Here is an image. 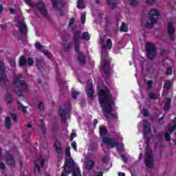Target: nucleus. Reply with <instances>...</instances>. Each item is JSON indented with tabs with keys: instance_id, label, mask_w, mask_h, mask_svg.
<instances>
[{
	"instance_id": "nucleus-26",
	"label": "nucleus",
	"mask_w": 176,
	"mask_h": 176,
	"mask_svg": "<svg viewBox=\"0 0 176 176\" xmlns=\"http://www.w3.org/2000/svg\"><path fill=\"white\" fill-rule=\"evenodd\" d=\"M143 133L144 134V135H146V134H149V133H151V124H143Z\"/></svg>"
},
{
	"instance_id": "nucleus-48",
	"label": "nucleus",
	"mask_w": 176,
	"mask_h": 176,
	"mask_svg": "<svg viewBox=\"0 0 176 176\" xmlns=\"http://www.w3.org/2000/svg\"><path fill=\"white\" fill-rule=\"evenodd\" d=\"M147 87L148 90H151L152 89V85H153V80H149L146 82Z\"/></svg>"
},
{
	"instance_id": "nucleus-24",
	"label": "nucleus",
	"mask_w": 176,
	"mask_h": 176,
	"mask_svg": "<svg viewBox=\"0 0 176 176\" xmlns=\"http://www.w3.org/2000/svg\"><path fill=\"white\" fill-rule=\"evenodd\" d=\"M26 64H28L27 58H25V56H21L19 61V67H25Z\"/></svg>"
},
{
	"instance_id": "nucleus-46",
	"label": "nucleus",
	"mask_w": 176,
	"mask_h": 176,
	"mask_svg": "<svg viewBox=\"0 0 176 176\" xmlns=\"http://www.w3.org/2000/svg\"><path fill=\"white\" fill-rule=\"evenodd\" d=\"M34 46H35L36 49H37L38 50H41L43 49V47L39 42H36L34 43Z\"/></svg>"
},
{
	"instance_id": "nucleus-61",
	"label": "nucleus",
	"mask_w": 176,
	"mask_h": 176,
	"mask_svg": "<svg viewBox=\"0 0 176 176\" xmlns=\"http://www.w3.org/2000/svg\"><path fill=\"white\" fill-rule=\"evenodd\" d=\"M57 9V10L59 12V15L60 16H64L65 14L64 13V11L61 9V8H56Z\"/></svg>"
},
{
	"instance_id": "nucleus-14",
	"label": "nucleus",
	"mask_w": 176,
	"mask_h": 176,
	"mask_svg": "<svg viewBox=\"0 0 176 176\" xmlns=\"http://www.w3.org/2000/svg\"><path fill=\"white\" fill-rule=\"evenodd\" d=\"M99 133L102 138V142H104V138H107V135H108V129H107V127L105 126L100 125L99 126Z\"/></svg>"
},
{
	"instance_id": "nucleus-43",
	"label": "nucleus",
	"mask_w": 176,
	"mask_h": 176,
	"mask_svg": "<svg viewBox=\"0 0 176 176\" xmlns=\"http://www.w3.org/2000/svg\"><path fill=\"white\" fill-rule=\"evenodd\" d=\"M72 44L71 43H67L64 45L65 52H69V49H71V46Z\"/></svg>"
},
{
	"instance_id": "nucleus-53",
	"label": "nucleus",
	"mask_w": 176,
	"mask_h": 176,
	"mask_svg": "<svg viewBox=\"0 0 176 176\" xmlns=\"http://www.w3.org/2000/svg\"><path fill=\"white\" fill-rule=\"evenodd\" d=\"M102 163H104L105 164L108 163V162H109V158L108 157V156L104 155L102 158Z\"/></svg>"
},
{
	"instance_id": "nucleus-51",
	"label": "nucleus",
	"mask_w": 176,
	"mask_h": 176,
	"mask_svg": "<svg viewBox=\"0 0 176 176\" xmlns=\"http://www.w3.org/2000/svg\"><path fill=\"white\" fill-rule=\"evenodd\" d=\"M78 96H79V92L73 91L72 92V97L74 100H76L78 98Z\"/></svg>"
},
{
	"instance_id": "nucleus-57",
	"label": "nucleus",
	"mask_w": 176,
	"mask_h": 176,
	"mask_svg": "<svg viewBox=\"0 0 176 176\" xmlns=\"http://www.w3.org/2000/svg\"><path fill=\"white\" fill-rule=\"evenodd\" d=\"M165 140L166 141H167L168 142L170 141L171 140V137L170 136V133H165Z\"/></svg>"
},
{
	"instance_id": "nucleus-47",
	"label": "nucleus",
	"mask_w": 176,
	"mask_h": 176,
	"mask_svg": "<svg viewBox=\"0 0 176 176\" xmlns=\"http://www.w3.org/2000/svg\"><path fill=\"white\" fill-rule=\"evenodd\" d=\"M65 155L67 157H69V158L71 157V148L70 147L66 148Z\"/></svg>"
},
{
	"instance_id": "nucleus-38",
	"label": "nucleus",
	"mask_w": 176,
	"mask_h": 176,
	"mask_svg": "<svg viewBox=\"0 0 176 176\" xmlns=\"http://www.w3.org/2000/svg\"><path fill=\"white\" fill-rule=\"evenodd\" d=\"M43 53L50 60H52V58H53V55L52 54V53H50V52H49L46 50H43Z\"/></svg>"
},
{
	"instance_id": "nucleus-32",
	"label": "nucleus",
	"mask_w": 176,
	"mask_h": 176,
	"mask_svg": "<svg viewBox=\"0 0 176 176\" xmlns=\"http://www.w3.org/2000/svg\"><path fill=\"white\" fill-rule=\"evenodd\" d=\"M81 39L82 41H90V35L89 34V32H84L81 36Z\"/></svg>"
},
{
	"instance_id": "nucleus-63",
	"label": "nucleus",
	"mask_w": 176,
	"mask_h": 176,
	"mask_svg": "<svg viewBox=\"0 0 176 176\" xmlns=\"http://www.w3.org/2000/svg\"><path fill=\"white\" fill-rule=\"evenodd\" d=\"M0 168L1 170H5L6 168V165L3 162H0Z\"/></svg>"
},
{
	"instance_id": "nucleus-54",
	"label": "nucleus",
	"mask_w": 176,
	"mask_h": 176,
	"mask_svg": "<svg viewBox=\"0 0 176 176\" xmlns=\"http://www.w3.org/2000/svg\"><path fill=\"white\" fill-rule=\"evenodd\" d=\"M142 113L144 118H147V116H149V111H148V109H143Z\"/></svg>"
},
{
	"instance_id": "nucleus-60",
	"label": "nucleus",
	"mask_w": 176,
	"mask_h": 176,
	"mask_svg": "<svg viewBox=\"0 0 176 176\" xmlns=\"http://www.w3.org/2000/svg\"><path fill=\"white\" fill-rule=\"evenodd\" d=\"M75 137H76V133L72 132L70 135V141H74V138H75Z\"/></svg>"
},
{
	"instance_id": "nucleus-17",
	"label": "nucleus",
	"mask_w": 176,
	"mask_h": 176,
	"mask_svg": "<svg viewBox=\"0 0 176 176\" xmlns=\"http://www.w3.org/2000/svg\"><path fill=\"white\" fill-rule=\"evenodd\" d=\"M45 159H42L41 160H38L34 162V173L38 171V173H41V168L39 167V164L41 167H43L45 166Z\"/></svg>"
},
{
	"instance_id": "nucleus-1",
	"label": "nucleus",
	"mask_w": 176,
	"mask_h": 176,
	"mask_svg": "<svg viewBox=\"0 0 176 176\" xmlns=\"http://www.w3.org/2000/svg\"><path fill=\"white\" fill-rule=\"evenodd\" d=\"M98 96L104 118H108L111 116L113 119H116L118 113H112V108L115 107V101L112 100L113 96L111 90L109 89H100L98 92Z\"/></svg>"
},
{
	"instance_id": "nucleus-34",
	"label": "nucleus",
	"mask_w": 176,
	"mask_h": 176,
	"mask_svg": "<svg viewBox=\"0 0 176 176\" xmlns=\"http://www.w3.org/2000/svg\"><path fill=\"white\" fill-rule=\"evenodd\" d=\"M43 64H45V62L42 59H38L37 62L36 63V65L37 68L41 70L42 69V67L43 66Z\"/></svg>"
},
{
	"instance_id": "nucleus-36",
	"label": "nucleus",
	"mask_w": 176,
	"mask_h": 176,
	"mask_svg": "<svg viewBox=\"0 0 176 176\" xmlns=\"http://www.w3.org/2000/svg\"><path fill=\"white\" fill-rule=\"evenodd\" d=\"M73 172V176H82L80 173V169L79 168H76L72 170Z\"/></svg>"
},
{
	"instance_id": "nucleus-20",
	"label": "nucleus",
	"mask_w": 176,
	"mask_h": 176,
	"mask_svg": "<svg viewBox=\"0 0 176 176\" xmlns=\"http://www.w3.org/2000/svg\"><path fill=\"white\" fill-rule=\"evenodd\" d=\"M77 60L81 65H85V64H86V56L83 54H79Z\"/></svg>"
},
{
	"instance_id": "nucleus-6",
	"label": "nucleus",
	"mask_w": 176,
	"mask_h": 176,
	"mask_svg": "<svg viewBox=\"0 0 176 176\" xmlns=\"http://www.w3.org/2000/svg\"><path fill=\"white\" fill-rule=\"evenodd\" d=\"M6 67H5V63L0 60V85L1 86H6L9 83V80L6 76Z\"/></svg>"
},
{
	"instance_id": "nucleus-44",
	"label": "nucleus",
	"mask_w": 176,
	"mask_h": 176,
	"mask_svg": "<svg viewBox=\"0 0 176 176\" xmlns=\"http://www.w3.org/2000/svg\"><path fill=\"white\" fill-rule=\"evenodd\" d=\"M41 14H42V16H45V17H47V10H46L45 8L40 10Z\"/></svg>"
},
{
	"instance_id": "nucleus-41",
	"label": "nucleus",
	"mask_w": 176,
	"mask_h": 176,
	"mask_svg": "<svg viewBox=\"0 0 176 176\" xmlns=\"http://www.w3.org/2000/svg\"><path fill=\"white\" fill-rule=\"evenodd\" d=\"M148 97L151 100H157V96L153 91L149 92Z\"/></svg>"
},
{
	"instance_id": "nucleus-29",
	"label": "nucleus",
	"mask_w": 176,
	"mask_h": 176,
	"mask_svg": "<svg viewBox=\"0 0 176 176\" xmlns=\"http://www.w3.org/2000/svg\"><path fill=\"white\" fill-rule=\"evenodd\" d=\"M77 8L78 9H86V6L83 0H78L77 1Z\"/></svg>"
},
{
	"instance_id": "nucleus-4",
	"label": "nucleus",
	"mask_w": 176,
	"mask_h": 176,
	"mask_svg": "<svg viewBox=\"0 0 176 176\" xmlns=\"http://www.w3.org/2000/svg\"><path fill=\"white\" fill-rule=\"evenodd\" d=\"M150 21L151 23H147L146 24V28H153V25L157 23V19H159V16H160V12H159L158 9H152L149 12Z\"/></svg>"
},
{
	"instance_id": "nucleus-9",
	"label": "nucleus",
	"mask_w": 176,
	"mask_h": 176,
	"mask_svg": "<svg viewBox=\"0 0 176 176\" xmlns=\"http://www.w3.org/2000/svg\"><path fill=\"white\" fill-rule=\"evenodd\" d=\"M74 167H75V163L74 162V160L71 157L65 160V172L67 174H71L74 170Z\"/></svg>"
},
{
	"instance_id": "nucleus-16",
	"label": "nucleus",
	"mask_w": 176,
	"mask_h": 176,
	"mask_svg": "<svg viewBox=\"0 0 176 176\" xmlns=\"http://www.w3.org/2000/svg\"><path fill=\"white\" fill-rule=\"evenodd\" d=\"M54 148L57 153V155H63V147L61 146V143L58 140H56L54 143Z\"/></svg>"
},
{
	"instance_id": "nucleus-52",
	"label": "nucleus",
	"mask_w": 176,
	"mask_h": 176,
	"mask_svg": "<svg viewBox=\"0 0 176 176\" xmlns=\"http://www.w3.org/2000/svg\"><path fill=\"white\" fill-rule=\"evenodd\" d=\"M27 5L34 8V3H33L31 0H23Z\"/></svg>"
},
{
	"instance_id": "nucleus-27",
	"label": "nucleus",
	"mask_w": 176,
	"mask_h": 176,
	"mask_svg": "<svg viewBox=\"0 0 176 176\" xmlns=\"http://www.w3.org/2000/svg\"><path fill=\"white\" fill-rule=\"evenodd\" d=\"M56 80L58 85H61L63 83V80H61V76L60 75V69L58 67L56 69Z\"/></svg>"
},
{
	"instance_id": "nucleus-56",
	"label": "nucleus",
	"mask_w": 176,
	"mask_h": 176,
	"mask_svg": "<svg viewBox=\"0 0 176 176\" xmlns=\"http://www.w3.org/2000/svg\"><path fill=\"white\" fill-rule=\"evenodd\" d=\"M175 130H176V126L175 125H172L168 127V131H170V133H173L175 131Z\"/></svg>"
},
{
	"instance_id": "nucleus-45",
	"label": "nucleus",
	"mask_w": 176,
	"mask_h": 176,
	"mask_svg": "<svg viewBox=\"0 0 176 176\" xmlns=\"http://www.w3.org/2000/svg\"><path fill=\"white\" fill-rule=\"evenodd\" d=\"M52 6L55 9L58 8V0H52Z\"/></svg>"
},
{
	"instance_id": "nucleus-42",
	"label": "nucleus",
	"mask_w": 176,
	"mask_h": 176,
	"mask_svg": "<svg viewBox=\"0 0 176 176\" xmlns=\"http://www.w3.org/2000/svg\"><path fill=\"white\" fill-rule=\"evenodd\" d=\"M165 74L167 76H170V75H173V67L170 66L166 68Z\"/></svg>"
},
{
	"instance_id": "nucleus-50",
	"label": "nucleus",
	"mask_w": 176,
	"mask_h": 176,
	"mask_svg": "<svg viewBox=\"0 0 176 176\" xmlns=\"http://www.w3.org/2000/svg\"><path fill=\"white\" fill-rule=\"evenodd\" d=\"M38 109L39 111H43L45 109V106L43 104V102H40L38 105Z\"/></svg>"
},
{
	"instance_id": "nucleus-49",
	"label": "nucleus",
	"mask_w": 176,
	"mask_h": 176,
	"mask_svg": "<svg viewBox=\"0 0 176 176\" xmlns=\"http://www.w3.org/2000/svg\"><path fill=\"white\" fill-rule=\"evenodd\" d=\"M28 64L30 67H32V65H34V59L32 58L29 57L27 60Z\"/></svg>"
},
{
	"instance_id": "nucleus-22",
	"label": "nucleus",
	"mask_w": 176,
	"mask_h": 176,
	"mask_svg": "<svg viewBox=\"0 0 176 176\" xmlns=\"http://www.w3.org/2000/svg\"><path fill=\"white\" fill-rule=\"evenodd\" d=\"M94 164H96V162L93 160H88L85 162V168L86 170H90L94 167Z\"/></svg>"
},
{
	"instance_id": "nucleus-35",
	"label": "nucleus",
	"mask_w": 176,
	"mask_h": 176,
	"mask_svg": "<svg viewBox=\"0 0 176 176\" xmlns=\"http://www.w3.org/2000/svg\"><path fill=\"white\" fill-rule=\"evenodd\" d=\"M5 124H6V129H10V127H12V122H10V117L6 118Z\"/></svg>"
},
{
	"instance_id": "nucleus-18",
	"label": "nucleus",
	"mask_w": 176,
	"mask_h": 176,
	"mask_svg": "<svg viewBox=\"0 0 176 176\" xmlns=\"http://www.w3.org/2000/svg\"><path fill=\"white\" fill-rule=\"evenodd\" d=\"M58 113L63 123L67 121V112L63 109H59Z\"/></svg>"
},
{
	"instance_id": "nucleus-7",
	"label": "nucleus",
	"mask_w": 176,
	"mask_h": 176,
	"mask_svg": "<svg viewBox=\"0 0 176 176\" xmlns=\"http://www.w3.org/2000/svg\"><path fill=\"white\" fill-rule=\"evenodd\" d=\"M80 32L79 30H76L74 34L73 38V43L74 45V50L77 53H79L80 50V43L79 42V39L81 38Z\"/></svg>"
},
{
	"instance_id": "nucleus-13",
	"label": "nucleus",
	"mask_w": 176,
	"mask_h": 176,
	"mask_svg": "<svg viewBox=\"0 0 176 176\" xmlns=\"http://www.w3.org/2000/svg\"><path fill=\"white\" fill-rule=\"evenodd\" d=\"M18 28H19V32L23 36L27 35V25L21 21H18Z\"/></svg>"
},
{
	"instance_id": "nucleus-8",
	"label": "nucleus",
	"mask_w": 176,
	"mask_h": 176,
	"mask_svg": "<svg viewBox=\"0 0 176 176\" xmlns=\"http://www.w3.org/2000/svg\"><path fill=\"white\" fill-rule=\"evenodd\" d=\"M144 164L148 168L153 167V157L152 156V150L148 149L145 155Z\"/></svg>"
},
{
	"instance_id": "nucleus-31",
	"label": "nucleus",
	"mask_w": 176,
	"mask_h": 176,
	"mask_svg": "<svg viewBox=\"0 0 176 176\" xmlns=\"http://www.w3.org/2000/svg\"><path fill=\"white\" fill-rule=\"evenodd\" d=\"M120 31L121 32H129V26L124 22L122 23Z\"/></svg>"
},
{
	"instance_id": "nucleus-19",
	"label": "nucleus",
	"mask_w": 176,
	"mask_h": 176,
	"mask_svg": "<svg viewBox=\"0 0 176 176\" xmlns=\"http://www.w3.org/2000/svg\"><path fill=\"white\" fill-rule=\"evenodd\" d=\"M107 3H108L109 8L113 10L116 9L118 6V0H106Z\"/></svg>"
},
{
	"instance_id": "nucleus-37",
	"label": "nucleus",
	"mask_w": 176,
	"mask_h": 176,
	"mask_svg": "<svg viewBox=\"0 0 176 176\" xmlns=\"http://www.w3.org/2000/svg\"><path fill=\"white\" fill-rule=\"evenodd\" d=\"M18 109H21L23 113H27V107H24L20 102H18Z\"/></svg>"
},
{
	"instance_id": "nucleus-58",
	"label": "nucleus",
	"mask_w": 176,
	"mask_h": 176,
	"mask_svg": "<svg viewBox=\"0 0 176 176\" xmlns=\"http://www.w3.org/2000/svg\"><path fill=\"white\" fill-rule=\"evenodd\" d=\"M74 23H75V18H71L68 26L72 27V25H74Z\"/></svg>"
},
{
	"instance_id": "nucleus-28",
	"label": "nucleus",
	"mask_w": 176,
	"mask_h": 176,
	"mask_svg": "<svg viewBox=\"0 0 176 176\" xmlns=\"http://www.w3.org/2000/svg\"><path fill=\"white\" fill-rule=\"evenodd\" d=\"M6 101H7L8 104H12L13 101V96L9 91H8V94L6 96Z\"/></svg>"
},
{
	"instance_id": "nucleus-12",
	"label": "nucleus",
	"mask_w": 176,
	"mask_h": 176,
	"mask_svg": "<svg viewBox=\"0 0 176 176\" xmlns=\"http://www.w3.org/2000/svg\"><path fill=\"white\" fill-rule=\"evenodd\" d=\"M6 163L7 166H10V167H16V160L14 159V156L8 153L6 157Z\"/></svg>"
},
{
	"instance_id": "nucleus-62",
	"label": "nucleus",
	"mask_w": 176,
	"mask_h": 176,
	"mask_svg": "<svg viewBox=\"0 0 176 176\" xmlns=\"http://www.w3.org/2000/svg\"><path fill=\"white\" fill-rule=\"evenodd\" d=\"M72 148L74 149V151H78V148L76 147V142H73L72 143Z\"/></svg>"
},
{
	"instance_id": "nucleus-5",
	"label": "nucleus",
	"mask_w": 176,
	"mask_h": 176,
	"mask_svg": "<svg viewBox=\"0 0 176 176\" xmlns=\"http://www.w3.org/2000/svg\"><path fill=\"white\" fill-rule=\"evenodd\" d=\"M145 47L148 60H153L157 54V52H156V46H155L153 43L148 42L146 43Z\"/></svg>"
},
{
	"instance_id": "nucleus-59",
	"label": "nucleus",
	"mask_w": 176,
	"mask_h": 176,
	"mask_svg": "<svg viewBox=\"0 0 176 176\" xmlns=\"http://www.w3.org/2000/svg\"><path fill=\"white\" fill-rule=\"evenodd\" d=\"M11 118L13 119L14 122H17V115L14 113L11 114Z\"/></svg>"
},
{
	"instance_id": "nucleus-10",
	"label": "nucleus",
	"mask_w": 176,
	"mask_h": 176,
	"mask_svg": "<svg viewBox=\"0 0 176 176\" xmlns=\"http://www.w3.org/2000/svg\"><path fill=\"white\" fill-rule=\"evenodd\" d=\"M86 94L91 101L94 100V89H93V84L91 82L87 83Z\"/></svg>"
},
{
	"instance_id": "nucleus-33",
	"label": "nucleus",
	"mask_w": 176,
	"mask_h": 176,
	"mask_svg": "<svg viewBox=\"0 0 176 176\" xmlns=\"http://www.w3.org/2000/svg\"><path fill=\"white\" fill-rule=\"evenodd\" d=\"M113 45V44L112 43V40L111 38H108L106 41V48L108 49V50H111V49H112Z\"/></svg>"
},
{
	"instance_id": "nucleus-55",
	"label": "nucleus",
	"mask_w": 176,
	"mask_h": 176,
	"mask_svg": "<svg viewBox=\"0 0 176 176\" xmlns=\"http://www.w3.org/2000/svg\"><path fill=\"white\" fill-rule=\"evenodd\" d=\"M129 3L130 5H131V6H133L134 8H135V6H137L138 3H137V0H129Z\"/></svg>"
},
{
	"instance_id": "nucleus-2",
	"label": "nucleus",
	"mask_w": 176,
	"mask_h": 176,
	"mask_svg": "<svg viewBox=\"0 0 176 176\" xmlns=\"http://www.w3.org/2000/svg\"><path fill=\"white\" fill-rule=\"evenodd\" d=\"M23 77L21 75L16 76L14 78L12 84L15 86L14 88V91L18 96V97H21L23 93H27L30 91L28 88V85L25 82V80H21Z\"/></svg>"
},
{
	"instance_id": "nucleus-30",
	"label": "nucleus",
	"mask_w": 176,
	"mask_h": 176,
	"mask_svg": "<svg viewBox=\"0 0 176 176\" xmlns=\"http://www.w3.org/2000/svg\"><path fill=\"white\" fill-rule=\"evenodd\" d=\"M41 131L43 135H46V126L45 125V122H43V120H41Z\"/></svg>"
},
{
	"instance_id": "nucleus-64",
	"label": "nucleus",
	"mask_w": 176,
	"mask_h": 176,
	"mask_svg": "<svg viewBox=\"0 0 176 176\" xmlns=\"http://www.w3.org/2000/svg\"><path fill=\"white\" fill-rule=\"evenodd\" d=\"M9 12L11 14H16V11L14 8H9Z\"/></svg>"
},
{
	"instance_id": "nucleus-3",
	"label": "nucleus",
	"mask_w": 176,
	"mask_h": 176,
	"mask_svg": "<svg viewBox=\"0 0 176 176\" xmlns=\"http://www.w3.org/2000/svg\"><path fill=\"white\" fill-rule=\"evenodd\" d=\"M103 144L109 145L111 148H115L116 146L118 152H123V149H124V144L119 143V142H117L115 139L104 138Z\"/></svg>"
},
{
	"instance_id": "nucleus-21",
	"label": "nucleus",
	"mask_w": 176,
	"mask_h": 176,
	"mask_svg": "<svg viewBox=\"0 0 176 176\" xmlns=\"http://www.w3.org/2000/svg\"><path fill=\"white\" fill-rule=\"evenodd\" d=\"M170 107H171V98H167L164 106V111L165 112H168Z\"/></svg>"
},
{
	"instance_id": "nucleus-15",
	"label": "nucleus",
	"mask_w": 176,
	"mask_h": 176,
	"mask_svg": "<svg viewBox=\"0 0 176 176\" xmlns=\"http://www.w3.org/2000/svg\"><path fill=\"white\" fill-rule=\"evenodd\" d=\"M102 69L107 79H109V77L111 76V71L109 70V62L108 60H104L102 65Z\"/></svg>"
},
{
	"instance_id": "nucleus-23",
	"label": "nucleus",
	"mask_w": 176,
	"mask_h": 176,
	"mask_svg": "<svg viewBox=\"0 0 176 176\" xmlns=\"http://www.w3.org/2000/svg\"><path fill=\"white\" fill-rule=\"evenodd\" d=\"M33 8H36L38 10H41L42 9L46 8L45 6V3L43 1H39L38 3H34Z\"/></svg>"
},
{
	"instance_id": "nucleus-25",
	"label": "nucleus",
	"mask_w": 176,
	"mask_h": 176,
	"mask_svg": "<svg viewBox=\"0 0 176 176\" xmlns=\"http://www.w3.org/2000/svg\"><path fill=\"white\" fill-rule=\"evenodd\" d=\"M89 149V151H92V152H97V150L98 149V144L96 142L90 143Z\"/></svg>"
},
{
	"instance_id": "nucleus-40",
	"label": "nucleus",
	"mask_w": 176,
	"mask_h": 176,
	"mask_svg": "<svg viewBox=\"0 0 176 176\" xmlns=\"http://www.w3.org/2000/svg\"><path fill=\"white\" fill-rule=\"evenodd\" d=\"M107 45L105 44L102 45V56H108V51L107 50Z\"/></svg>"
},
{
	"instance_id": "nucleus-39",
	"label": "nucleus",
	"mask_w": 176,
	"mask_h": 176,
	"mask_svg": "<svg viewBox=\"0 0 176 176\" xmlns=\"http://www.w3.org/2000/svg\"><path fill=\"white\" fill-rule=\"evenodd\" d=\"M164 87H165L166 90H170V88L171 87V81L170 80H166L164 84Z\"/></svg>"
},
{
	"instance_id": "nucleus-11",
	"label": "nucleus",
	"mask_w": 176,
	"mask_h": 176,
	"mask_svg": "<svg viewBox=\"0 0 176 176\" xmlns=\"http://www.w3.org/2000/svg\"><path fill=\"white\" fill-rule=\"evenodd\" d=\"M167 30L170 41H175V36L174 35L175 34V28H174L173 22L168 23Z\"/></svg>"
}]
</instances>
